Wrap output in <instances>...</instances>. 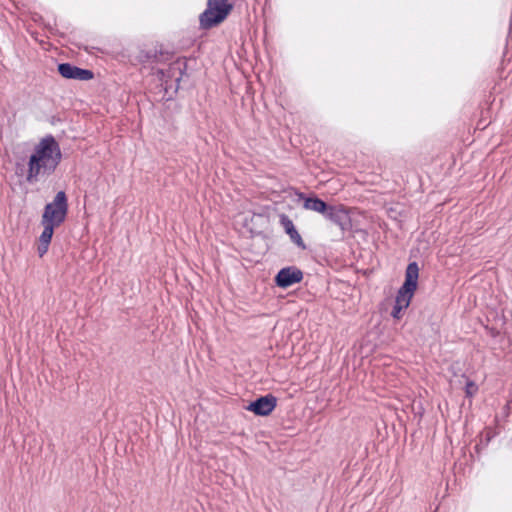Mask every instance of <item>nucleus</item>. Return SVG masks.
I'll return each mask as SVG.
<instances>
[{
  "instance_id": "f8f14e48",
  "label": "nucleus",
  "mask_w": 512,
  "mask_h": 512,
  "mask_svg": "<svg viewBox=\"0 0 512 512\" xmlns=\"http://www.w3.org/2000/svg\"><path fill=\"white\" fill-rule=\"evenodd\" d=\"M280 223L283 226L285 232H289L292 230V228L295 227L292 220H290L286 215H281Z\"/></svg>"
},
{
  "instance_id": "423d86ee",
  "label": "nucleus",
  "mask_w": 512,
  "mask_h": 512,
  "mask_svg": "<svg viewBox=\"0 0 512 512\" xmlns=\"http://www.w3.org/2000/svg\"><path fill=\"white\" fill-rule=\"evenodd\" d=\"M59 74L66 79H76L87 81L94 77V74L91 70L82 69L76 66H73L69 63H61L58 65Z\"/></svg>"
},
{
  "instance_id": "ddd939ff",
  "label": "nucleus",
  "mask_w": 512,
  "mask_h": 512,
  "mask_svg": "<svg viewBox=\"0 0 512 512\" xmlns=\"http://www.w3.org/2000/svg\"><path fill=\"white\" fill-rule=\"evenodd\" d=\"M478 390L477 385L472 381H467L465 393L467 396H473Z\"/></svg>"
},
{
  "instance_id": "20e7f679",
  "label": "nucleus",
  "mask_w": 512,
  "mask_h": 512,
  "mask_svg": "<svg viewBox=\"0 0 512 512\" xmlns=\"http://www.w3.org/2000/svg\"><path fill=\"white\" fill-rule=\"evenodd\" d=\"M419 277L418 265L413 262L407 266L405 273V281L400 290L398 291L395 303L408 307L411 299L417 288V281Z\"/></svg>"
},
{
  "instance_id": "39448f33",
  "label": "nucleus",
  "mask_w": 512,
  "mask_h": 512,
  "mask_svg": "<svg viewBox=\"0 0 512 512\" xmlns=\"http://www.w3.org/2000/svg\"><path fill=\"white\" fill-rule=\"evenodd\" d=\"M238 224H241L252 235L260 234L267 225V217L252 212L242 213L238 216Z\"/></svg>"
},
{
  "instance_id": "9d476101",
  "label": "nucleus",
  "mask_w": 512,
  "mask_h": 512,
  "mask_svg": "<svg viewBox=\"0 0 512 512\" xmlns=\"http://www.w3.org/2000/svg\"><path fill=\"white\" fill-rule=\"evenodd\" d=\"M304 207L308 210L319 212L326 216L327 211L330 206H327V204L325 202H323L322 200H320L318 198L309 197V198L305 199Z\"/></svg>"
},
{
  "instance_id": "7ed1b4c3",
  "label": "nucleus",
  "mask_w": 512,
  "mask_h": 512,
  "mask_svg": "<svg viewBox=\"0 0 512 512\" xmlns=\"http://www.w3.org/2000/svg\"><path fill=\"white\" fill-rule=\"evenodd\" d=\"M233 9L228 0H208L207 9L200 15V25L210 29L222 23Z\"/></svg>"
},
{
  "instance_id": "f257e3e1",
  "label": "nucleus",
  "mask_w": 512,
  "mask_h": 512,
  "mask_svg": "<svg viewBox=\"0 0 512 512\" xmlns=\"http://www.w3.org/2000/svg\"><path fill=\"white\" fill-rule=\"evenodd\" d=\"M61 158V150L55 138L51 135L46 136L30 157L27 180L33 181L41 174H50L60 163Z\"/></svg>"
},
{
  "instance_id": "0eeeda50",
  "label": "nucleus",
  "mask_w": 512,
  "mask_h": 512,
  "mask_svg": "<svg viewBox=\"0 0 512 512\" xmlns=\"http://www.w3.org/2000/svg\"><path fill=\"white\" fill-rule=\"evenodd\" d=\"M326 217H328L333 223L339 226V232L335 235V238L342 239L344 236V231L349 225V217L346 210H344L342 207L330 206Z\"/></svg>"
},
{
  "instance_id": "6e6552de",
  "label": "nucleus",
  "mask_w": 512,
  "mask_h": 512,
  "mask_svg": "<svg viewBox=\"0 0 512 512\" xmlns=\"http://www.w3.org/2000/svg\"><path fill=\"white\" fill-rule=\"evenodd\" d=\"M302 272L295 267H287L281 269L276 275L275 281L279 287L287 288L302 280Z\"/></svg>"
},
{
  "instance_id": "9b49d317",
  "label": "nucleus",
  "mask_w": 512,
  "mask_h": 512,
  "mask_svg": "<svg viewBox=\"0 0 512 512\" xmlns=\"http://www.w3.org/2000/svg\"><path fill=\"white\" fill-rule=\"evenodd\" d=\"M286 233L289 235L291 241L295 245H297L299 248H301L303 250L306 249V245H305L301 235L299 234V232L297 231V229L295 227L292 228V230H290L289 232H286Z\"/></svg>"
},
{
  "instance_id": "f03ea898",
  "label": "nucleus",
  "mask_w": 512,
  "mask_h": 512,
  "mask_svg": "<svg viewBox=\"0 0 512 512\" xmlns=\"http://www.w3.org/2000/svg\"><path fill=\"white\" fill-rule=\"evenodd\" d=\"M68 204L65 194H57L53 201L47 203L41 217L43 231L38 239L37 251L42 257L47 251L51 242L54 229L59 227L67 216Z\"/></svg>"
},
{
  "instance_id": "1a4fd4ad",
  "label": "nucleus",
  "mask_w": 512,
  "mask_h": 512,
  "mask_svg": "<svg viewBox=\"0 0 512 512\" xmlns=\"http://www.w3.org/2000/svg\"><path fill=\"white\" fill-rule=\"evenodd\" d=\"M275 406L276 398L268 395L251 402L247 406V410L252 411L256 415L267 416L274 410Z\"/></svg>"
},
{
  "instance_id": "4468645a",
  "label": "nucleus",
  "mask_w": 512,
  "mask_h": 512,
  "mask_svg": "<svg viewBox=\"0 0 512 512\" xmlns=\"http://www.w3.org/2000/svg\"><path fill=\"white\" fill-rule=\"evenodd\" d=\"M407 307H402V305L395 303V306L392 311V316L396 319L401 317V311L406 309Z\"/></svg>"
}]
</instances>
